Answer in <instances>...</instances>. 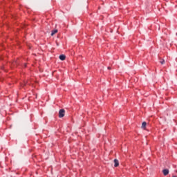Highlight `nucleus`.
<instances>
[{"mask_svg": "<svg viewBox=\"0 0 177 177\" xmlns=\"http://www.w3.org/2000/svg\"><path fill=\"white\" fill-rule=\"evenodd\" d=\"M110 68H110V67L109 66V67H108V69L110 70Z\"/></svg>", "mask_w": 177, "mask_h": 177, "instance_id": "obj_8", "label": "nucleus"}, {"mask_svg": "<svg viewBox=\"0 0 177 177\" xmlns=\"http://www.w3.org/2000/svg\"><path fill=\"white\" fill-rule=\"evenodd\" d=\"M120 165V162H118V160L115 159L114 160V167H117Z\"/></svg>", "mask_w": 177, "mask_h": 177, "instance_id": "obj_3", "label": "nucleus"}, {"mask_svg": "<svg viewBox=\"0 0 177 177\" xmlns=\"http://www.w3.org/2000/svg\"><path fill=\"white\" fill-rule=\"evenodd\" d=\"M25 67H27V64H25Z\"/></svg>", "mask_w": 177, "mask_h": 177, "instance_id": "obj_9", "label": "nucleus"}, {"mask_svg": "<svg viewBox=\"0 0 177 177\" xmlns=\"http://www.w3.org/2000/svg\"><path fill=\"white\" fill-rule=\"evenodd\" d=\"M56 33H57V30H53L51 32V37H53V35Z\"/></svg>", "mask_w": 177, "mask_h": 177, "instance_id": "obj_6", "label": "nucleus"}, {"mask_svg": "<svg viewBox=\"0 0 177 177\" xmlns=\"http://www.w3.org/2000/svg\"><path fill=\"white\" fill-rule=\"evenodd\" d=\"M59 59L60 60H66V55H59Z\"/></svg>", "mask_w": 177, "mask_h": 177, "instance_id": "obj_5", "label": "nucleus"}, {"mask_svg": "<svg viewBox=\"0 0 177 177\" xmlns=\"http://www.w3.org/2000/svg\"><path fill=\"white\" fill-rule=\"evenodd\" d=\"M66 114V111L64 109H60L59 111V118H63L64 117V115Z\"/></svg>", "mask_w": 177, "mask_h": 177, "instance_id": "obj_1", "label": "nucleus"}, {"mask_svg": "<svg viewBox=\"0 0 177 177\" xmlns=\"http://www.w3.org/2000/svg\"><path fill=\"white\" fill-rule=\"evenodd\" d=\"M147 125V123L146 122H143L142 123V126H141V128L142 129H146V126Z\"/></svg>", "mask_w": 177, "mask_h": 177, "instance_id": "obj_4", "label": "nucleus"}, {"mask_svg": "<svg viewBox=\"0 0 177 177\" xmlns=\"http://www.w3.org/2000/svg\"><path fill=\"white\" fill-rule=\"evenodd\" d=\"M172 177H176V176H173Z\"/></svg>", "mask_w": 177, "mask_h": 177, "instance_id": "obj_10", "label": "nucleus"}, {"mask_svg": "<svg viewBox=\"0 0 177 177\" xmlns=\"http://www.w3.org/2000/svg\"><path fill=\"white\" fill-rule=\"evenodd\" d=\"M162 172H163V175H165V176H167V175L169 174V170L165 169L162 170Z\"/></svg>", "mask_w": 177, "mask_h": 177, "instance_id": "obj_2", "label": "nucleus"}, {"mask_svg": "<svg viewBox=\"0 0 177 177\" xmlns=\"http://www.w3.org/2000/svg\"><path fill=\"white\" fill-rule=\"evenodd\" d=\"M162 64H165V60L162 59V61L160 62Z\"/></svg>", "mask_w": 177, "mask_h": 177, "instance_id": "obj_7", "label": "nucleus"}]
</instances>
